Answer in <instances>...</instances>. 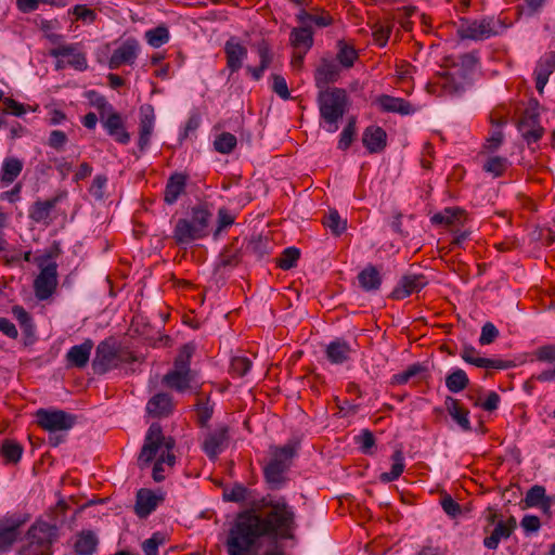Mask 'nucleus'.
I'll list each match as a JSON object with an SVG mask.
<instances>
[{"label":"nucleus","mask_w":555,"mask_h":555,"mask_svg":"<svg viewBox=\"0 0 555 555\" xmlns=\"http://www.w3.org/2000/svg\"><path fill=\"white\" fill-rule=\"evenodd\" d=\"M298 529L295 507L284 495L268 493L253 500L240 512L230 529L225 547L229 555H286L276 545L292 540Z\"/></svg>","instance_id":"obj_1"},{"label":"nucleus","mask_w":555,"mask_h":555,"mask_svg":"<svg viewBox=\"0 0 555 555\" xmlns=\"http://www.w3.org/2000/svg\"><path fill=\"white\" fill-rule=\"evenodd\" d=\"M211 218L212 214L206 203L193 206L190 218L177 220L172 231L175 243L179 246L188 245L206 237L209 234Z\"/></svg>","instance_id":"obj_2"},{"label":"nucleus","mask_w":555,"mask_h":555,"mask_svg":"<svg viewBox=\"0 0 555 555\" xmlns=\"http://www.w3.org/2000/svg\"><path fill=\"white\" fill-rule=\"evenodd\" d=\"M320 118L325 124L326 131L333 133L338 130V122L349 107L347 91L343 88L332 87L319 90L317 95Z\"/></svg>","instance_id":"obj_3"},{"label":"nucleus","mask_w":555,"mask_h":555,"mask_svg":"<svg viewBox=\"0 0 555 555\" xmlns=\"http://www.w3.org/2000/svg\"><path fill=\"white\" fill-rule=\"evenodd\" d=\"M298 443L288 441L282 447H275L270 461L263 467V478L272 491L281 490L287 482L286 473L289 470L293 459L297 455Z\"/></svg>","instance_id":"obj_4"},{"label":"nucleus","mask_w":555,"mask_h":555,"mask_svg":"<svg viewBox=\"0 0 555 555\" xmlns=\"http://www.w3.org/2000/svg\"><path fill=\"white\" fill-rule=\"evenodd\" d=\"M36 423L49 433V444L57 447L65 442L67 433L77 424V415L60 409H38Z\"/></svg>","instance_id":"obj_5"},{"label":"nucleus","mask_w":555,"mask_h":555,"mask_svg":"<svg viewBox=\"0 0 555 555\" xmlns=\"http://www.w3.org/2000/svg\"><path fill=\"white\" fill-rule=\"evenodd\" d=\"M196 350L192 341L184 344L178 351L173 361V367L163 377V383L177 392H185L191 388L195 373L191 370V359Z\"/></svg>","instance_id":"obj_6"},{"label":"nucleus","mask_w":555,"mask_h":555,"mask_svg":"<svg viewBox=\"0 0 555 555\" xmlns=\"http://www.w3.org/2000/svg\"><path fill=\"white\" fill-rule=\"evenodd\" d=\"M57 527L46 521L35 522L27 531V543L18 555H52V544L57 539Z\"/></svg>","instance_id":"obj_7"},{"label":"nucleus","mask_w":555,"mask_h":555,"mask_svg":"<svg viewBox=\"0 0 555 555\" xmlns=\"http://www.w3.org/2000/svg\"><path fill=\"white\" fill-rule=\"evenodd\" d=\"M175 446V439L163 434L160 424L152 423L146 431L144 443L138 456L139 467H147L156 459L160 450H172Z\"/></svg>","instance_id":"obj_8"},{"label":"nucleus","mask_w":555,"mask_h":555,"mask_svg":"<svg viewBox=\"0 0 555 555\" xmlns=\"http://www.w3.org/2000/svg\"><path fill=\"white\" fill-rule=\"evenodd\" d=\"M122 362H127V360L121 357L116 339L111 336L96 346L92 369L95 374L103 375L117 369Z\"/></svg>","instance_id":"obj_9"},{"label":"nucleus","mask_w":555,"mask_h":555,"mask_svg":"<svg viewBox=\"0 0 555 555\" xmlns=\"http://www.w3.org/2000/svg\"><path fill=\"white\" fill-rule=\"evenodd\" d=\"M499 26H501V22L499 20L495 21L493 17L474 21L462 18L456 31L461 39L479 41L496 36L499 34Z\"/></svg>","instance_id":"obj_10"},{"label":"nucleus","mask_w":555,"mask_h":555,"mask_svg":"<svg viewBox=\"0 0 555 555\" xmlns=\"http://www.w3.org/2000/svg\"><path fill=\"white\" fill-rule=\"evenodd\" d=\"M40 272L34 282L35 295L39 300L49 299L57 287V264L39 262Z\"/></svg>","instance_id":"obj_11"},{"label":"nucleus","mask_w":555,"mask_h":555,"mask_svg":"<svg viewBox=\"0 0 555 555\" xmlns=\"http://www.w3.org/2000/svg\"><path fill=\"white\" fill-rule=\"evenodd\" d=\"M428 283L429 280L423 273L406 272L400 278L388 297L392 300H402L412 294L420 293Z\"/></svg>","instance_id":"obj_12"},{"label":"nucleus","mask_w":555,"mask_h":555,"mask_svg":"<svg viewBox=\"0 0 555 555\" xmlns=\"http://www.w3.org/2000/svg\"><path fill=\"white\" fill-rule=\"evenodd\" d=\"M95 105L99 108H105L111 105L107 104L105 98L101 96L98 99ZM103 127L105 128L108 135L113 137L116 142L120 144H128L130 141V133L126 130L121 115L118 112L111 109L109 114L103 120Z\"/></svg>","instance_id":"obj_13"},{"label":"nucleus","mask_w":555,"mask_h":555,"mask_svg":"<svg viewBox=\"0 0 555 555\" xmlns=\"http://www.w3.org/2000/svg\"><path fill=\"white\" fill-rule=\"evenodd\" d=\"M229 440V426L219 425L215 430L207 433L202 443V449L209 460L215 461L225 450Z\"/></svg>","instance_id":"obj_14"},{"label":"nucleus","mask_w":555,"mask_h":555,"mask_svg":"<svg viewBox=\"0 0 555 555\" xmlns=\"http://www.w3.org/2000/svg\"><path fill=\"white\" fill-rule=\"evenodd\" d=\"M27 521L21 516L10 515L0 519V551L8 552L21 535V528Z\"/></svg>","instance_id":"obj_15"},{"label":"nucleus","mask_w":555,"mask_h":555,"mask_svg":"<svg viewBox=\"0 0 555 555\" xmlns=\"http://www.w3.org/2000/svg\"><path fill=\"white\" fill-rule=\"evenodd\" d=\"M356 349L345 338L337 337L326 345L325 359L333 365H344L352 361Z\"/></svg>","instance_id":"obj_16"},{"label":"nucleus","mask_w":555,"mask_h":555,"mask_svg":"<svg viewBox=\"0 0 555 555\" xmlns=\"http://www.w3.org/2000/svg\"><path fill=\"white\" fill-rule=\"evenodd\" d=\"M461 358L472 365L482 369L507 370L515 366L514 361L488 359L479 357V351L472 345H464L461 351Z\"/></svg>","instance_id":"obj_17"},{"label":"nucleus","mask_w":555,"mask_h":555,"mask_svg":"<svg viewBox=\"0 0 555 555\" xmlns=\"http://www.w3.org/2000/svg\"><path fill=\"white\" fill-rule=\"evenodd\" d=\"M517 128L528 144L538 142L544 132L540 125L539 114L531 108L525 109L517 124Z\"/></svg>","instance_id":"obj_18"},{"label":"nucleus","mask_w":555,"mask_h":555,"mask_svg":"<svg viewBox=\"0 0 555 555\" xmlns=\"http://www.w3.org/2000/svg\"><path fill=\"white\" fill-rule=\"evenodd\" d=\"M139 50V41L134 38H128L114 50L108 60V67L111 69H117L126 64L132 65L138 57Z\"/></svg>","instance_id":"obj_19"},{"label":"nucleus","mask_w":555,"mask_h":555,"mask_svg":"<svg viewBox=\"0 0 555 555\" xmlns=\"http://www.w3.org/2000/svg\"><path fill=\"white\" fill-rule=\"evenodd\" d=\"M223 51L227 60V68L231 74L237 73L247 59V48L235 36L230 37L224 43Z\"/></svg>","instance_id":"obj_20"},{"label":"nucleus","mask_w":555,"mask_h":555,"mask_svg":"<svg viewBox=\"0 0 555 555\" xmlns=\"http://www.w3.org/2000/svg\"><path fill=\"white\" fill-rule=\"evenodd\" d=\"M466 220L467 214L461 207H446L430 217L433 225L446 227L451 230H453V228L463 227Z\"/></svg>","instance_id":"obj_21"},{"label":"nucleus","mask_w":555,"mask_h":555,"mask_svg":"<svg viewBox=\"0 0 555 555\" xmlns=\"http://www.w3.org/2000/svg\"><path fill=\"white\" fill-rule=\"evenodd\" d=\"M340 67L334 60L322 59L314 72V82L319 90H326L330 83L338 81Z\"/></svg>","instance_id":"obj_22"},{"label":"nucleus","mask_w":555,"mask_h":555,"mask_svg":"<svg viewBox=\"0 0 555 555\" xmlns=\"http://www.w3.org/2000/svg\"><path fill=\"white\" fill-rule=\"evenodd\" d=\"M155 126V114L152 105H145L140 108L139 140L140 152H144L151 142V137Z\"/></svg>","instance_id":"obj_23"},{"label":"nucleus","mask_w":555,"mask_h":555,"mask_svg":"<svg viewBox=\"0 0 555 555\" xmlns=\"http://www.w3.org/2000/svg\"><path fill=\"white\" fill-rule=\"evenodd\" d=\"M61 201V196L56 195L46 201H36L28 210V217L36 223L50 225L53 221L51 217L52 210Z\"/></svg>","instance_id":"obj_24"},{"label":"nucleus","mask_w":555,"mask_h":555,"mask_svg":"<svg viewBox=\"0 0 555 555\" xmlns=\"http://www.w3.org/2000/svg\"><path fill=\"white\" fill-rule=\"evenodd\" d=\"M188 180L189 176L183 172H173L169 176L164 190V202L167 205L176 204L180 196L185 194Z\"/></svg>","instance_id":"obj_25"},{"label":"nucleus","mask_w":555,"mask_h":555,"mask_svg":"<svg viewBox=\"0 0 555 555\" xmlns=\"http://www.w3.org/2000/svg\"><path fill=\"white\" fill-rule=\"evenodd\" d=\"M362 143L369 153H380L387 146V133L382 127L371 125L362 133Z\"/></svg>","instance_id":"obj_26"},{"label":"nucleus","mask_w":555,"mask_h":555,"mask_svg":"<svg viewBox=\"0 0 555 555\" xmlns=\"http://www.w3.org/2000/svg\"><path fill=\"white\" fill-rule=\"evenodd\" d=\"M164 501L162 495H156L152 490L142 488L137 492L134 512L140 518L151 515Z\"/></svg>","instance_id":"obj_27"},{"label":"nucleus","mask_w":555,"mask_h":555,"mask_svg":"<svg viewBox=\"0 0 555 555\" xmlns=\"http://www.w3.org/2000/svg\"><path fill=\"white\" fill-rule=\"evenodd\" d=\"M93 346V341L87 338L82 344L70 347L65 356L67 366L83 369L90 360Z\"/></svg>","instance_id":"obj_28"},{"label":"nucleus","mask_w":555,"mask_h":555,"mask_svg":"<svg viewBox=\"0 0 555 555\" xmlns=\"http://www.w3.org/2000/svg\"><path fill=\"white\" fill-rule=\"evenodd\" d=\"M172 411V397L166 392H158L154 395L146 403V412L155 418L168 417Z\"/></svg>","instance_id":"obj_29"},{"label":"nucleus","mask_w":555,"mask_h":555,"mask_svg":"<svg viewBox=\"0 0 555 555\" xmlns=\"http://www.w3.org/2000/svg\"><path fill=\"white\" fill-rule=\"evenodd\" d=\"M49 53L53 57L70 56L68 65L80 72L86 70L88 67L86 55L81 52H77L75 44H59L51 49Z\"/></svg>","instance_id":"obj_30"},{"label":"nucleus","mask_w":555,"mask_h":555,"mask_svg":"<svg viewBox=\"0 0 555 555\" xmlns=\"http://www.w3.org/2000/svg\"><path fill=\"white\" fill-rule=\"evenodd\" d=\"M446 410L460 428L467 433L472 430L469 410L464 408L459 399L448 396L444 400Z\"/></svg>","instance_id":"obj_31"},{"label":"nucleus","mask_w":555,"mask_h":555,"mask_svg":"<svg viewBox=\"0 0 555 555\" xmlns=\"http://www.w3.org/2000/svg\"><path fill=\"white\" fill-rule=\"evenodd\" d=\"M296 20L299 25H305L310 28L312 25L319 28H324L331 26L334 22L332 15L327 11L318 9L312 11H306L302 9L296 14Z\"/></svg>","instance_id":"obj_32"},{"label":"nucleus","mask_w":555,"mask_h":555,"mask_svg":"<svg viewBox=\"0 0 555 555\" xmlns=\"http://www.w3.org/2000/svg\"><path fill=\"white\" fill-rule=\"evenodd\" d=\"M359 286L366 293H376L379 291L383 278L378 269L373 264H367L358 273Z\"/></svg>","instance_id":"obj_33"},{"label":"nucleus","mask_w":555,"mask_h":555,"mask_svg":"<svg viewBox=\"0 0 555 555\" xmlns=\"http://www.w3.org/2000/svg\"><path fill=\"white\" fill-rule=\"evenodd\" d=\"M377 104L384 112L399 113L401 115H410L415 111L410 102L388 94L378 96Z\"/></svg>","instance_id":"obj_34"},{"label":"nucleus","mask_w":555,"mask_h":555,"mask_svg":"<svg viewBox=\"0 0 555 555\" xmlns=\"http://www.w3.org/2000/svg\"><path fill=\"white\" fill-rule=\"evenodd\" d=\"M429 374L428 369L424 363L416 362L406 367L401 373L392 375L390 379V384L396 385H404L410 379L417 377L420 380H427Z\"/></svg>","instance_id":"obj_35"},{"label":"nucleus","mask_w":555,"mask_h":555,"mask_svg":"<svg viewBox=\"0 0 555 555\" xmlns=\"http://www.w3.org/2000/svg\"><path fill=\"white\" fill-rule=\"evenodd\" d=\"M289 41L293 48L304 49V54H306L313 46V31L305 25L295 27L289 34Z\"/></svg>","instance_id":"obj_36"},{"label":"nucleus","mask_w":555,"mask_h":555,"mask_svg":"<svg viewBox=\"0 0 555 555\" xmlns=\"http://www.w3.org/2000/svg\"><path fill=\"white\" fill-rule=\"evenodd\" d=\"M99 545L96 534L91 530H82L77 534L74 550L77 555H92Z\"/></svg>","instance_id":"obj_37"},{"label":"nucleus","mask_w":555,"mask_h":555,"mask_svg":"<svg viewBox=\"0 0 555 555\" xmlns=\"http://www.w3.org/2000/svg\"><path fill=\"white\" fill-rule=\"evenodd\" d=\"M392 465L389 472L382 473L379 480L383 483H388L399 479L405 468V460L402 450L397 449L391 454Z\"/></svg>","instance_id":"obj_38"},{"label":"nucleus","mask_w":555,"mask_h":555,"mask_svg":"<svg viewBox=\"0 0 555 555\" xmlns=\"http://www.w3.org/2000/svg\"><path fill=\"white\" fill-rule=\"evenodd\" d=\"M469 385V378L462 369H455L446 376V387L450 392L457 393L466 389Z\"/></svg>","instance_id":"obj_39"},{"label":"nucleus","mask_w":555,"mask_h":555,"mask_svg":"<svg viewBox=\"0 0 555 555\" xmlns=\"http://www.w3.org/2000/svg\"><path fill=\"white\" fill-rule=\"evenodd\" d=\"M511 535V530L507 529L505 524H503V520L500 519L498 520L491 534L483 539V545L489 550H496L499 547L501 540H506Z\"/></svg>","instance_id":"obj_40"},{"label":"nucleus","mask_w":555,"mask_h":555,"mask_svg":"<svg viewBox=\"0 0 555 555\" xmlns=\"http://www.w3.org/2000/svg\"><path fill=\"white\" fill-rule=\"evenodd\" d=\"M337 55L336 60L338 61L339 65L346 68H350L353 66L354 62L358 59V52L354 49L353 46L348 44L344 40H339L337 42Z\"/></svg>","instance_id":"obj_41"},{"label":"nucleus","mask_w":555,"mask_h":555,"mask_svg":"<svg viewBox=\"0 0 555 555\" xmlns=\"http://www.w3.org/2000/svg\"><path fill=\"white\" fill-rule=\"evenodd\" d=\"M23 163L14 157H8L3 160L1 169V181L12 183L21 173Z\"/></svg>","instance_id":"obj_42"},{"label":"nucleus","mask_w":555,"mask_h":555,"mask_svg":"<svg viewBox=\"0 0 555 555\" xmlns=\"http://www.w3.org/2000/svg\"><path fill=\"white\" fill-rule=\"evenodd\" d=\"M23 446L14 440L5 439L0 447V453L7 463H17L23 454Z\"/></svg>","instance_id":"obj_43"},{"label":"nucleus","mask_w":555,"mask_h":555,"mask_svg":"<svg viewBox=\"0 0 555 555\" xmlns=\"http://www.w3.org/2000/svg\"><path fill=\"white\" fill-rule=\"evenodd\" d=\"M145 39L151 47L159 48L169 41V29L165 25H159L155 28L149 29L145 33Z\"/></svg>","instance_id":"obj_44"},{"label":"nucleus","mask_w":555,"mask_h":555,"mask_svg":"<svg viewBox=\"0 0 555 555\" xmlns=\"http://www.w3.org/2000/svg\"><path fill=\"white\" fill-rule=\"evenodd\" d=\"M251 490L242 483H234L232 488L224 489L222 498L225 502L242 503L249 499Z\"/></svg>","instance_id":"obj_45"},{"label":"nucleus","mask_w":555,"mask_h":555,"mask_svg":"<svg viewBox=\"0 0 555 555\" xmlns=\"http://www.w3.org/2000/svg\"><path fill=\"white\" fill-rule=\"evenodd\" d=\"M300 258V250L291 246L285 248L281 256L276 259V266L282 270H291L297 266V262Z\"/></svg>","instance_id":"obj_46"},{"label":"nucleus","mask_w":555,"mask_h":555,"mask_svg":"<svg viewBox=\"0 0 555 555\" xmlns=\"http://www.w3.org/2000/svg\"><path fill=\"white\" fill-rule=\"evenodd\" d=\"M242 260V251L233 245L225 246L219 255V267H236Z\"/></svg>","instance_id":"obj_47"},{"label":"nucleus","mask_w":555,"mask_h":555,"mask_svg":"<svg viewBox=\"0 0 555 555\" xmlns=\"http://www.w3.org/2000/svg\"><path fill=\"white\" fill-rule=\"evenodd\" d=\"M508 160L502 156H492L483 164L482 169L494 178L503 176L507 169Z\"/></svg>","instance_id":"obj_48"},{"label":"nucleus","mask_w":555,"mask_h":555,"mask_svg":"<svg viewBox=\"0 0 555 555\" xmlns=\"http://www.w3.org/2000/svg\"><path fill=\"white\" fill-rule=\"evenodd\" d=\"M322 223L331 230V232L338 236L346 230V221H343L338 211L333 209L323 217Z\"/></svg>","instance_id":"obj_49"},{"label":"nucleus","mask_w":555,"mask_h":555,"mask_svg":"<svg viewBox=\"0 0 555 555\" xmlns=\"http://www.w3.org/2000/svg\"><path fill=\"white\" fill-rule=\"evenodd\" d=\"M236 137L230 132H222L216 137L214 147L221 154H230L236 146Z\"/></svg>","instance_id":"obj_50"},{"label":"nucleus","mask_w":555,"mask_h":555,"mask_svg":"<svg viewBox=\"0 0 555 555\" xmlns=\"http://www.w3.org/2000/svg\"><path fill=\"white\" fill-rule=\"evenodd\" d=\"M167 542V535L164 532L156 531L151 538L142 543L144 555H158V547Z\"/></svg>","instance_id":"obj_51"},{"label":"nucleus","mask_w":555,"mask_h":555,"mask_svg":"<svg viewBox=\"0 0 555 555\" xmlns=\"http://www.w3.org/2000/svg\"><path fill=\"white\" fill-rule=\"evenodd\" d=\"M544 492L545 487L540 485L532 486L525 495V499L521 501L522 509L529 508V507H537L539 504L542 503V500L544 499Z\"/></svg>","instance_id":"obj_52"},{"label":"nucleus","mask_w":555,"mask_h":555,"mask_svg":"<svg viewBox=\"0 0 555 555\" xmlns=\"http://www.w3.org/2000/svg\"><path fill=\"white\" fill-rule=\"evenodd\" d=\"M195 411L198 425L206 427L214 414V405L209 403V397H207L205 401L198 400L195 405Z\"/></svg>","instance_id":"obj_53"},{"label":"nucleus","mask_w":555,"mask_h":555,"mask_svg":"<svg viewBox=\"0 0 555 555\" xmlns=\"http://www.w3.org/2000/svg\"><path fill=\"white\" fill-rule=\"evenodd\" d=\"M356 117H350L346 127L343 129L340 133V138L338 141L337 147L341 151H346L350 147L353 142L356 135Z\"/></svg>","instance_id":"obj_54"},{"label":"nucleus","mask_w":555,"mask_h":555,"mask_svg":"<svg viewBox=\"0 0 555 555\" xmlns=\"http://www.w3.org/2000/svg\"><path fill=\"white\" fill-rule=\"evenodd\" d=\"M415 12H416L415 7L408 5V7L398 8L393 15V18L401 25V27L405 31H411L412 27H413V23L410 21V18H411V16H413L415 14Z\"/></svg>","instance_id":"obj_55"},{"label":"nucleus","mask_w":555,"mask_h":555,"mask_svg":"<svg viewBox=\"0 0 555 555\" xmlns=\"http://www.w3.org/2000/svg\"><path fill=\"white\" fill-rule=\"evenodd\" d=\"M251 361L246 357H235L231 360L230 371L233 376L243 377L251 369Z\"/></svg>","instance_id":"obj_56"},{"label":"nucleus","mask_w":555,"mask_h":555,"mask_svg":"<svg viewBox=\"0 0 555 555\" xmlns=\"http://www.w3.org/2000/svg\"><path fill=\"white\" fill-rule=\"evenodd\" d=\"M247 249L254 254L257 258H262L266 255H269L270 243L267 238L258 236L249 241L247 245Z\"/></svg>","instance_id":"obj_57"},{"label":"nucleus","mask_w":555,"mask_h":555,"mask_svg":"<svg viewBox=\"0 0 555 555\" xmlns=\"http://www.w3.org/2000/svg\"><path fill=\"white\" fill-rule=\"evenodd\" d=\"M392 31V25H383L379 23L374 24L373 26V39L374 42L379 47H385L389 40V37Z\"/></svg>","instance_id":"obj_58"},{"label":"nucleus","mask_w":555,"mask_h":555,"mask_svg":"<svg viewBox=\"0 0 555 555\" xmlns=\"http://www.w3.org/2000/svg\"><path fill=\"white\" fill-rule=\"evenodd\" d=\"M499 335L500 333L495 325L491 322H487L481 327L478 341L481 346H487L492 344L499 337Z\"/></svg>","instance_id":"obj_59"},{"label":"nucleus","mask_w":555,"mask_h":555,"mask_svg":"<svg viewBox=\"0 0 555 555\" xmlns=\"http://www.w3.org/2000/svg\"><path fill=\"white\" fill-rule=\"evenodd\" d=\"M532 356L539 362L555 363V345H543L538 347Z\"/></svg>","instance_id":"obj_60"},{"label":"nucleus","mask_w":555,"mask_h":555,"mask_svg":"<svg viewBox=\"0 0 555 555\" xmlns=\"http://www.w3.org/2000/svg\"><path fill=\"white\" fill-rule=\"evenodd\" d=\"M272 90L283 100H288L291 93L285 78L278 74H272Z\"/></svg>","instance_id":"obj_61"},{"label":"nucleus","mask_w":555,"mask_h":555,"mask_svg":"<svg viewBox=\"0 0 555 555\" xmlns=\"http://www.w3.org/2000/svg\"><path fill=\"white\" fill-rule=\"evenodd\" d=\"M257 52L260 59L259 65L268 69L273 60V53L270 44L266 40H261L257 44Z\"/></svg>","instance_id":"obj_62"},{"label":"nucleus","mask_w":555,"mask_h":555,"mask_svg":"<svg viewBox=\"0 0 555 555\" xmlns=\"http://www.w3.org/2000/svg\"><path fill=\"white\" fill-rule=\"evenodd\" d=\"M441 506L444 513L453 518L462 512L461 505L448 493L441 498Z\"/></svg>","instance_id":"obj_63"},{"label":"nucleus","mask_w":555,"mask_h":555,"mask_svg":"<svg viewBox=\"0 0 555 555\" xmlns=\"http://www.w3.org/2000/svg\"><path fill=\"white\" fill-rule=\"evenodd\" d=\"M356 439L360 443L361 451L365 454H369L370 450L375 446V437L369 429H363Z\"/></svg>","instance_id":"obj_64"}]
</instances>
